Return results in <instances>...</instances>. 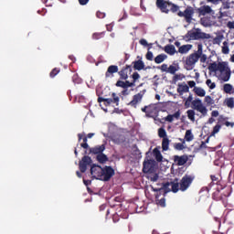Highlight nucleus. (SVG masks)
I'll return each mask as SVG.
<instances>
[{
    "label": "nucleus",
    "mask_w": 234,
    "mask_h": 234,
    "mask_svg": "<svg viewBox=\"0 0 234 234\" xmlns=\"http://www.w3.org/2000/svg\"><path fill=\"white\" fill-rule=\"evenodd\" d=\"M209 72H214L216 78L220 81H229L231 69L226 62H213L208 65Z\"/></svg>",
    "instance_id": "obj_1"
},
{
    "label": "nucleus",
    "mask_w": 234,
    "mask_h": 234,
    "mask_svg": "<svg viewBox=\"0 0 234 234\" xmlns=\"http://www.w3.org/2000/svg\"><path fill=\"white\" fill-rule=\"evenodd\" d=\"M193 180H195L194 176L186 175L181 179L180 185L178 184V179H176L173 182L165 183L164 188L165 191H173V193H177L178 189H180V191H186L187 187L191 186Z\"/></svg>",
    "instance_id": "obj_2"
},
{
    "label": "nucleus",
    "mask_w": 234,
    "mask_h": 234,
    "mask_svg": "<svg viewBox=\"0 0 234 234\" xmlns=\"http://www.w3.org/2000/svg\"><path fill=\"white\" fill-rule=\"evenodd\" d=\"M90 175L93 178L97 180H103L104 182H109L111 177L114 176V169L111 166H106L102 168L100 165H93L90 168Z\"/></svg>",
    "instance_id": "obj_3"
},
{
    "label": "nucleus",
    "mask_w": 234,
    "mask_h": 234,
    "mask_svg": "<svg viewBox=\"0 0 234 234\" xmlns=\"http://www.w3.org/2000/svg\"><path fill=\"white\" fill-rule=\"evenodd\" d=\"M202 52V43L197 44V50L192 54H190L188 57H186L185 60V69L186 70H193L195 69V65L198 62L200 59L199 54Z\"/></svg>",
    "instance_id": "obj_4"
},
{
    "label": "nucleus",
    "mask_w": 234,
    "mask_h": 234,
    "mask_svg": "<svg viewBox=\"0 0 234 234\" xmlns=\"http://www.w3.org/2000/svg\"><path fill=\"white\" fill-rule=\"evenodd\" d=\"M185 39H186V41L211 39V35L202 32L200 28H193L186 34Z\"/></svg>",
    "instance_id": "obj_5"
},
{
    "label": "nucleus",
    "mask_w": 234,
    "mask_h": 234,
    "mask_svg": "<svg viewBox=\"0 0 234 234\" xmlns=\"http://www.w3.org/2000/svg\"><path fill=\"white\" fill-rule=\"evenodd\" d=\"M187 101H192V109L200 112L201 116H207V108L202 102V100L196 99L193 101V95H189L186 99Z\"/></svg>",
    "instance_id": "obj_6"
},
{
    "label": "nucleus",
    "mask_w": 234,
    "mask_h": 234,
    "mask_svg": "<svg viewBox=\"0 0 234 234\" xmlns=\"http://www.w3.org/2000/svg\"><path fill=\"white\" fill-rule=\"evenodd\" d=\"M193 14H195L193 8L187 7L184 12L180 11L177 16H179V17H185L186 23H191L193 19Z\"/></svg>",
    "instance_id": "obj_7"
},
{
    "label": "nucleus",
    "mask_w": 234,
    "mask_h": 234,
    "mask_svg": "<svg viewBox=\"0 0 234 234\" xmlns=\"http://www.w3.org/2000/svg\"><path fill=\"white\" fill-rule=\"evenodd\" d=\"M156 6L161 10V12L168 14L169 8H171V3L165 0H156Z\"/></svg>",
    "instance_id": "obj_8"
},
{
    "label": "nucleus",
    "mask_w": 234,
    "mask_h": 234,
    "mask_svg": "<svg viewBox=\"0 0 234 234\" xmlns=\"http://www.w3.org/2000/svg\"><path fill=\"white\" fill-rule=\"evenodd\" d=\"M200 23L203 27H213V25L217 24V21L215 20V16L212 15V16H204L200 19Z\"/></svg>",
    "instance_id": "obj_9"
},
{
    "label": "nucleus",
    "mask_w": 234,
    "mask_h": 234,
    "mask_svg": "<svg viewBox=\"0 0 234 234\" xmlns=\"http://www.w3.org/2000/svg\"><path fill=\"white\" fill-rule=\"evenodd\" d=\"M154 164L156 162L154 160H147L144 162V168L143 171L144 173H153L154 171Z\"/></svg>",
    "instance_id": "obj_10"
},
{
    "label": "nucleus",
    "mask_w": 234,
    "mask_h": 234,
    "mask_svg": "<svg viewBox=\"0 0 234 234\" xmlns=\"http://www.w3.org/2000/svg\"><path fill=\"white\" fill-rule=\"evenodd\" d=\"M92 160L89 156L82 157L81 161L79 164V167L81 171V173H85L87 171V165H90Z\"/></svg>",
    "instance_id": "obj_11"
},
{
    "label": "nucleus",
    "mask_w": 234,
    "mask_h": 234,
    "mask_svg": "<svg viewBox=\"0 0 234 234\" xmlns=\"http://www.w3.org/2000/svg\"><path fill=\"white\" fill-rule=\"evenodd\" d=\"M112 96L113 100L99 97L98 102L101 103V101H105L107 105H111L112 103H116V105H118V103L120 101V97L116 96V93H112Z\"/></svg>",
    "instance_id": "obj_12"
},
{
    "label": "nucleus",
    "mask_w": 234,
    "mask_h": 234,
    "mask_svg": "<svg viewBox=\"0 0 234 234\" xmlns=\"http://www.w3.org/2000/svg\"><path fill=\"white\" fill-rule=\"evenodd\" d=\"M197 12H198L199 16H207L209 14L211 16H215V11L213 9H211V6H209V5L200 6L197 9Z\"/></svg>",
    "instance_id": "obj_13"
},
{
    "label": "nucleus",
    "mask_w": 234,
    "mask_h": 234,
    "mask_svg": "<svg viewBox=\"0 0 234 234\" xmlns=\"http://www.w3.org/2000/svg\"><path fill=\"white\" fill-rule=\"evenodd\" d=\"M144 98V92L137 93L133 96V100L129 102V105L131 107H136L140 101H142V99Z\"/></svg>",
    "instance_id": "obj_14"
},
{
    "label": "nucleus",
    "mask_w": 234,
    "mask_h": 234,
    "mask_svg": "<svg viewBox=\"0 0 234 234\" xmlns=\"http://www.w3.org/2000/svg\"><path fill=\"white\" fill-rule=\"evenodd\" d=\"M187 160H189L187 155L174 156V161H175V164H176V165H185L187 163Z\"/></svg>",
    "instance_id": "obj_15"
},
{
    "label": "nucleus",
    "mask_w": 234,
    "mask_h": 234,
    "mask_svg": "<svg viewBox=\"0 0 234 234\" xmlns=\"http://www.w3.org/2000/svg\"><path fill=\"white\" fill-rule=\"evenodd\" d=\"M103 151H105V144L97 145L90 149L92 154H102Z\"/></svg>",
    "instance_id": "obj_16"
},
{
    "label": "nucleus",
    "mask_w": 234,
    "mask_h": 234,
    "mask_svg": "<svg viewBox=\"0 0 234 234\" xmlns=\"http://www.w3.org/2000/svg\"><path fill=\"white\" fill-rule=\"evenodd\" d=\"M177 92H178V94H180V96H182V94H184V92H189V86H187V84H186V82L178 84Z\"/></svg>",
    "instance_id": "obj_17"
},
{
    "label": "nucleus",
    "mask_w": 234,
    "mask_h": 234,
    "mask_svg": "<svg viewBox=\"0 0 234 234\" xmlns=\"http://www.w3.org/2000/svg\"><path fill=\"white\" fill-rule=\"evenodd\" d=\"M134 85H135L134 82H129V80H126L125 82L119 80L116 83L117 87H122V89H127L129 87H134Z\"/></svg>",
    "instance_id": "obj_18"
},
{
    "label": "nucleus",
    "mask_w": 234,
    "mask_h": 234,
    "mask_svg": "<svg viewBox=\"0 0 234 234\" xmlns=\"http://www.w3.org/2000/svg\"><path fill=\"white\" fill-rule=\"evenodd\" d=\"M178 70H180V65H178V63H173L168 67V74L175 75Z\"/></svg>",
    "instance_id": "obj_19"
},
{
    "label": "nucleus",
    "mask_w": 234,
    "mask_h": 234,
    "mask_svg": "<svg viewBox=\"0 0 234 234\" xmlns=\"http://www.w3.org/2000/svg\"><path fill=\"white\" fill-rule=\"evenodd\" d=\"M191 48H193V45H191V44L183 45V46L179 47L178 52H179V54H187V52H189V50H191Z\"/></svg>",
    "instance_id": "obj_20"
},
{
    "label": "nucleus",
    "mask_w": 234,
    "mask_h": 234,
    "mask_svg": "<svg viewBox=\"0 0 234 234\" xmlns=\"http://www.w3.org/2000/svg\"><path fill=\"white\" fill-rule=\"evenodd\" d=\"M180 118V111L176 112L174 114H170L165 118V122H169V123H172L174 120H179Z\"/></svg>",
    "instance_id": "obj_21"
},
{
    "label": "nucleus",
    "mask_w": 234,
    "mask_h": 234,
    "mask_svg": "<svg viewBox=\"0 0 234 234\" xmlns=\"http://www.w3.org/2000/svg\"><path fill=\"white\" fill-rule=\"evenodd\" d=\"M165 52L170 56H174V54L176 52V49L175 48V46L167 45L165 47Z\"/></svg>",
    "instance_id": "obj_22"
},
{
    "label": "nucleus",
    "mask_w": 234,
    "mask_h": 234,
    "mask_svg": "<svg viewBox=\"0 0 234 234\" xmlns=\"http://www.w3.org/2000/svg\"><path fill=\"white\" fill-rule=\"evenodd\" d=\"M194 92L197 94V96H199L200 98H204L206 96V90L200 87H195Z\"/></svg>",
    "instance_id": "obj_23"
},
{
    "label": "nucleus",
    "mask_w": 234,
    "mask_h": 234,
    "mask_svg": "<svg viewBox=\"0 0 234 234\" xmlns=\"http://www.w3.org/2000/svg\"><path fill=\"white\" fill-rule=\"evenodd\" d=\"M144 67L145 65L142 60H137L133 63V69H135V70H142Z\"/></svg>",
    "instance_id": "obj_24"
},
{
    "label": "nucleus",
    "mask_w": 234,
    "mask_h": 234,
    "mask_svg": "<svg viewBox=\"0 0 234 234\" xmlns=\"http://www.w3.org/2000/svg\"><path fill=\"white\" fill-rule=\"evenodd\" d=\"M153 154H154L155 159L157 160V162H162V159L164 157L162 156V154L160 153V150H158V148H154L153 151Z\"/></svg>",
    "instance_id": "obj_25"
},
{
    "label": "nucleus",
    "mask_w": 234,
    "mask_h": 234,
    "mask_svg": "<svg viewBox=\"0 0 234 234\" xmlns=\"http://www.w3.org/2000/svg\"><path fill=\"white\" fill-rule=\"evenodd\" d=\"M165 59H167V55L161 54L155 57L154 61L155 63L160 64V63H164Z\"/></svg>",
    "instance_id": "obj_26"
},
{
    "label": "nucleus",
    "mask_w": 234,
    "mask_h": 234,
    "mask_svg": "<svg viewBox=\"0 0 234 234\" xmlns=\"http://www.w3.org/2000/svg\"><path fill=\"white\" fill-rule=\"evenodd\" d=\"M223 39H224V35L222 34L217 35V37H214L213 39V45H220Z\"/></svg>",
    "instance_id": "obj_27"
},
{
    "label": "nucleus",
    "mask_w": 234,
    "mask_h": 234,
    "mask_svg": "<svg viewBox=\"0 0 234 234\" xmlns=\"http://www.w3.org/2000/svg\"><path fill=\"white\" fill-rule=\"evenodd\" d=\"M97 160L98 162H100V164H105V162H107L109 158L107 157V155H105V154H97Z\"/></svg>",
    "instance_id": "obj_28"
},
{
    "label": "nucleus",
    "mask_w": 234,
    "mask_h": 234,
    "mask_svg": "<svg viewBox=\"0 0 234 234\" xmlns=\"http://www.w3.org/2000/svg\"><path fill=\"white\" fill-rule=\"evenodd\" d=\"M162 149L163 151H168L169 149V139L165 137L162 142Z\"/></svg>",
    "instance_id": "obj_29"
},
{
    "label": "nucleus",
    "mask_w": 234,
    "mask_h": 234,
    "mask_svg": "<svg viewBox=\"0 0 234 234\" xmlns=\"http://www.w3.org/2000/svg\"><path fill=\"white\" fill-rule=\"evenodd\" d=\"M186 78V75L180 73V74H174L173 81L174 83H176V81H182Z\"/></svg>",
    "instance_id": "obj_30"
},
{
    "label": "nucleus",
    "mask_w": 234,
    "mask_h": 234,
    "mask_svg": "<svg viewBox=\"0 0 234 234\" xmlns=\"http://www.w3.org/2000/svg\"><path fill=\"white\" fill-rule=\"evenodd\" d=\"M186 114H187V118L190 122H195V110H188L186 112Z\"/></svg>",
    "instance_id": "obj_31"
},
{
    "label": "nucleus",
    "mask_w": 234,
    "mask_h": 234,
    "mask_svg": "<svg viewBox=\"0 0 234 234\" xmlns=\"http://www.w3.org/2000/svg\"><path fill=\"white\" fill-rule=\"evenodd\" d=\"M199 59L201 63H206V61H207V56L204 54L202 44H201V54H199Z\"/></svg>",
    "instance_id": "obj_32"
},
{
    "label": "nucleus",
    "mask_w": 234,
    "mask_h": 234,
    "mask_svg": "<svg viewBox=\"0 0 234 234\" xmlns=\"http://www.w3.org/2000/svg\"><path fill=\"white\" fill-rule=\"evenodd\" d=\"M193 138L194 136L193 133H191V130H187L185 134V140L186 142H192Z\"/></svg>",
    "instance_id": "obj_33"
},
{
    "label": "nucleus",
    "mask_w": 234,
    "mask_h": 234,
    "mask_svg": "<svg viewBox=\"0 0 234 234\" xmlns=\"http://www.w3.org/2000/svg\"><path fill=\"white\" fill-rule=\"evenodd\" d=\"M222 53L223 54H229V46L228 41H224L223 42V46H222Z\"/></svg>",
    "instance_id": "obj_34"
},
{
    "label": "nucleus",
    "mask_w": 234,
    "mask_h": 234,
    "mask_svg": "<svg viewBox=\"0 0 234 234\" xmlns=\"http://www.w3.org/2000/svg\"><path fill=\"white\" fill-rule=\"evenodd\" d=\"M114 72H118V66H110L108 68L106 76H109V74H114Z\"/></svg>",
    "instance_id": "obj_35"
},
{
    "label": "nucleus",
    "mask_w": 234,
    "mask_h": 234,
    "mask_svg": "<svg viewBox=\"0 0 234 234\" xmlns=\"http://www.w3.org/2000/svg\"><path fill=\"white\" fill-rule=\"evenodd\" d=\"M223 90L227 94H231V90H233V86H231V84H225L223 86Z\"/></svg>",
    "instance_id": "obj_36"
},
{
    "label": "nucleus",
    "mask_w": 234,
    "mask_h": 234,
    "mask_svg": "<svg viewBox=\"0 0 234 234\" xmlns=\"http://www.w3.org/2000/svg\"><path fill=\"white\" fill-rule=\"evenodd\" d=\"M158 136H159L160 138H163V140H164V138H167V133H165V129L160 128V129L158 130Z\"/></svg>",
    "instance_id": "obj_37"
},
{
    "label": "nucleus",
    "mask_w": 234,
    "mask_h": 234,
    "mask_svg": "<svg viewBox=\"0 0 234 234\" xmlns=\"http://www.w3.org/2000/svg\"><path fill=\"white\" fill-rule=\"evenodd\" d=\"M122 80H127L129 78V75L127 74V69H123L119 72Z\"/></svg>",
    "instance_id": "obj_38"
},
{
    "label": "nucleus",
    "mask_w": 234,
    "mask_h": 234,
    "mask_svg": "<svg viewBox=\"0 0 234 234\" xmlns=\"http://www.w3.org/2000/svg\"><path fill=\"white\" fill-rule=\"evenodd\" d=\"M225 102H226L227 107H229V109H233V108H234V101H233V98L227 99V100L225 101Z\"/></svg>",
    "instance_id": "obj_39"
},
{
    "label": "nucleus",
    "mask_w": 234,
    "mask_h": 234,
    "mask_svg": "<svg viewBox=\"0 0 234 234\" xmlns=\"http://www.w3.org/2000/svg\"><path fill=\"white\" fill-rule=\"evenodd\" d=\"M206 85L210 88L211 90L215 89L217 87V84L213 81H211L210 79L207 80Z\"/></svg>",
    "instance_id": "obj_40"
},
{
    "label": "nucleus",
    "mask_w": 234,
    "mask_h": 234,
    "mask_svg": "<svg viewBox=\"0 0 234 234\" xmlns=\"http://www.w3.org/2000/svg\"><path fill=\"white\" fill-rule=\"evenodd\" d=\"M205 103H207V105H213V103H215V101L210 96H207L205 97Z\"/></svg>",
    "instance_id": "obj_41"
},
{
    "label": "nucleus",
    "mask_w": 234,
    "mask_h": 234,
    "mask_svg": "<svg viewBox=\"0 0 234 234\" xmlns=\"http://www.w3.org/2000/svg\"><path fill=\"white\" fill-rule=\"evenodd\" d=\"M161 72H169V67L167 66V64H163L159 67Z\"/></svg>",
    "instance_id": "obj_42"
},
{
    "label": "nucleus",
    "mask_w": 234,
    "mask_h": 234,
    "mask_svg": "<svg viewBox=\"0 0 234 234\" xmlns=\"http://www.w3.org/2000/svg\"><path fill=\"white\" fill-rule=\"evenodd\" d=\"M175 149H176V151H183V149H185L186 147L184 146V144L177 143L174 145Z\"/></svg>",
    "instance_id": "obj_43"
},
{
    "label": "nucleus",
    "mask_w": 234,
    "mask_h": 234,
    "mask_svg": "<svg viewBox=\"0 0 234 234\" xmlns=\"http://www.w3.org/2000/svg\"><path fill=\"white\" fill-rule=\"evenodd\" d=\"M179 8L180 7L178 5L170 3L169 10H172L173 12H178Z\"/></svg>",
    "instance_id": "obj_44"
},
{
    "label": "nucleus",
    "mask_w": 234,
    "mask_h": 234,
    "mask_svg": "<svg viewBox=\"0 0 234 234\" xmlns=\"http://www.w3.org/2000/svg\"><path fill=\"white\" fill-rule=\"evenodd\" d=\"M220 124H217L214 128H213V132L211 133V136H215V134H217V133H218V131H220Z\"/></svg>",
    "instance_id": "obj_45"
},
{
    "label": "nucleus",
    "mask_w": 234,
    "mask_h": 234,
    "mask_svg": "<svg viewBox=\"0 0 234 234\" xmlns=\"http://www.w3.org/2000/svg\"><path fill=\"white\" fill-rule=\"evenodd\" d=\"M222 3V8L223 10H229L230 6H229V2L228 1H223Z\"/></svg>",
    "instance_id": "obj_46"
},
{
    "label": "nucleus",
    "mask_w": 234,
    "mask_h": 234,
    "mask_svg": "<svg viewBox=\"0 0 234 234\" xmlns=\"http://www.w3.org/2000/svg\"><path fill=\"white\" fill-rule=\"evenodd\" d=\"M133 80V83H136V81H138V80H140V74H138V72H134L132 76Z\"/></svg>",
    "instance_id": "obj_47"
},
{
    "label": "nucleus",
    "mask_w": 234,
    "mask_h": 234,
    "mask_svg": "<svg viewBox=\"0 0 234 234\" xmlns=\"http://www.w3.org/2000/svg\"><path fill=\"white\" fill-rule=\"evenodd\" d=\"M227 28H229V30H233L234 31V21H229L227 23Z\"/></svg>",
    "instance_id": "obj_48"
},
{
    "label": "nucleus",
    "mask_w": 234,
    "mask_h": 234,
    "mask_svg": "<svg viewBox=\"0 0 234 234\" xmlns=\"http://www.w3.org/2000/svg\"><path fill=\"white\" fill-rule=\"evenodd\" d=\"M115 141L117 142V144H123V142H125V136L120 135L119 138L115 139Z\"/></svg>",
    "instance_id": "obj_49"
},
{
    "label": "nucleus",
    "mask_w": 234,
    "mask_h": 234,
    "mask_svg": "<svg viewBox=\"0 0 234 234\" xmlns=\"http://www.w3.org/2000/svg\"><path fill=\"white\" fill-rule=\"evenodd\" d=\"M146 59H148L149 61H153V52H151V51L147 52Z\"/></svg>",
    "instance_id": "obj_50"
},
{
    "label": "nucleus",
    "mask_w": 234,
    "mask_h": 234,
    "mask_svg": "<svg viewBox=\"0 0 234 234\" xmlns=\"http://www.w3.org/2000/svg\"><path fill=\"white\" fill-rule=\"evenodd\" d=\"M157 204L161 206L162 207H165V199L162 198L158 200Z\"/></svg>",
    "instance_id": "obj_51"
},
{
    "label": "nucleus",
    "mask_w": 234,
    "mask_h": 234,
    "mask_svg": "<svg viewBox=\"0 0 234 234\" xmlns=\"http://www.w3.org/2000/svg\"><path fill=\"white\" fill-rule=\"evenodd\" d=\"M207 3H212V5H218L220 2H223L224 0H207Z\"/></svg>",
    "instance_id": "obj_52"
},
{
    "label": "nucleus",
    "mask_w": 234,
    "mask_h": 234,
    "mask_svg": "<svg viewBox=\"0 0 234 234\" xmlns=\"http://www.w3.org/2000/svg\"><path fill=\"white\" fill-rule=\"evenodd\" d=\"M188 87H190V89H195V85H197V83L195 82V80H189L188 82Z\"/></svg>",
    "instance_id": "obj_53"
},
{
    "label": "nucleus",
    "mask_w": 234,
    "mask_h": 234,
    "mask_svg": "<svg viewBox=\"0 0 234 234\" xmlns=\"http://www.w3.org/2000/svg\"><path fill=\"white\" fill-rule=\"evenodd\" d=\"M58 72H59V70L58 69H53L52 71H51V73H50V76H51V78H54V76H56L57 74H58Z\"/></svg>",
    "instance_id": "obj_54"
},
{
    "label": "nucleus",
    "mask_w": 234,
    "mask_h": 234,
    "mask_svg": "<svg viewBox=\"0 0 234 234\" xmlns=\"http://www.w3.org/2000/svg\"><path fill=\"white\" fill-rule=\"evenodd\" d=\"M140 43L144 46V47H147L149 44L147 43V40H145V39H141L140 40Z\"/></svg>",
    "instance_id": "obj_55"
},
{
    "label": "nucleus",
    "mask_w": 234,
    "mask_h": 234,
    "mask_svg": "<svg viewBox=\"0 0 234 234\" xmlns=\"http://www.w3.org/2000/svg\"><path fill=\"white\" fill-rule=\"evenodd\" d=\"M211 116H212L213 118H217V117L218 116V111H213V112H211Z\"/></svg>",
    "instance_id": "obj_56"
},
{
    "label": "nucleus",
    "mask_w": 234,
    "mask_h": 234,
    "mask_svg": "<svg viewBox=\"0 0 234 234\" xmlns=\"http://www.w3.org/2000/svg\"><path fill=\"white\" fill-rule=\"evenodd\" d=\"M80 5H87L89 3V0H79Z\"/></svg>",
    "instance_id": "obj_57"
},
{
    "label": "nucleus",
    "mask_w": 234,
    "mask_h": 234,
    "mask_svg": "<svg viewBox=\"0 0 234 234\" xmlns=\"http://www.w3.org/2000/svg\"><path fill=\"white\" fill-rule=\"evenodd\" d=\"M80 146L83 147V149H89V144L87 143L81 144Z\"/></svg>",
    "instance_id": "obj_58"
},
{
    "label": "nucleus",
    "mask_w": 234,
    "mask_h": 234,
    "mask_svg": "<svg viewBox=\"0 0 234 234\" xmlns=\"http://www.w3.org/2000/svg\"><path fill=\"white\" fill-rule=\"evenodd\" d=\"M215 122V119L213 117L208 119V123H213Z\"/></svg>",
    "instance_id": "obj_59"
},
{
    "label": "nucleus",
    "mask_w": 234,
    "mask_h": 234,
    "mask_svg": "<svg viewBox=\"0 0 234 234\" xmlns=\"http://www.w3.org/2000/svg\"><path fill=\"white\" fill-rule=\"evenodd\" d=\"M147 109H149V106H145L144 108H142L143 112H147Z\"/></svg>",
    "instance_id": "obj_60"
},
{
    "label": "nucleus",
    "mask_w": 234,
    "mask_h": 234,
    "mask_svg": "<svg viewBox=\"0 0 234 234\" xmlns=\"http://www.w3.org/2000/svg\"><path fill=\"white\" fill-rule=\"evenodd\" d=\"M189 105H191V102H190V101H186V102H185V107H189Z\"/></svg>",
    "instance_id": "obj_61"
},
{
    "label": "nucleus",
    "mask_w": 234,
    "mask_h": 234,
    "mask_svg": "<svg viewBox=\"0 0 234 234\" xmlns=\"http://www.w3.org/2000/svg\"><path fill=\"white\" fill-rule=\"evenodd\" d=\"M78 136H79V141H80L81 138H83L84 134L83 133H79Z\"/></svg>",
    "instance_id": "obj_62"
},
{
    "label": "nucleus",
    "mask_w": 234,
    "mask_h": 234,
    "mask_svg": "<svg viewBox=\"0 0 234 234\" xmlns=\"http://www.w3.org/2000/svg\"><path fill=\"white\" fill-rule=\"evenodd\" d=\"M92 136H94V133H89L88 134V138H92Z\"/></svg>",
    "instance_id": "obj_63"
},
{
    "label": "nucleus",
    "mask_w": 234,
    "mask_h": 234,
    "mask_svg": "<svg viewBox=\"0 0 234 234\" xmlns=\"http://www.w3.org/2000/svg\"><path fill=\"white\" fill-rule=\"evenodd\" d=\"M230 61H232V63H234V55L231 56Z\"/></svg>",
    "instance_id": "obj_64"
}]
</instances>
